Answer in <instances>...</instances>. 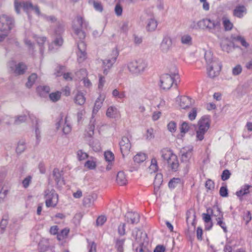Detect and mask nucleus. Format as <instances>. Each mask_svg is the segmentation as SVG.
<instances>
[{"mask_svg":"<svg viewBox=\"0 0 252 252\" xmlns=\"http://www.w3.org/2000/svg\"><path fill=\"white\" fill-rule=\"evenodd\" d=\"M88 26V23L80 16H77L72 26L75 38H78L80 40L78 43V51L77 52V61L79 63L83 62L87 58L86 46L83 41V40L86 36V34L82 29H86Z\"/></svg>","mask_w":252,"mask_h":252,"instance_id":"obj_1","label":"nucleus"},{"mask_svg":"<svg viewBox=\"0 0 252 252\" xmlns=\"http://www.w3.org/2000/svg\"><path fill=\"white\" fill-rule=\"evenodd\" d=\"M179 79L178 70L176 67H173L169 73L164 74L160 77V87L164 90L171 88L174 84L177 85V81Z\"/></svg>","mask_w":252,"mask_h":252,"instance_id":"obj_2","label":"nucleus"},{"mask_svg":"<svg viewBox=\"0 0 252 252\" xmlns=\"http://www.w3.org/2000/svg\"><path fill=\"white\" fill-rule=\"evenodd\" d=\"M126 66L129 72L135 76L141 75L147 68L148 63L143 59L131 60L127 63Z\"/></svg>","mask_w":252,"mask_h":252,"instance_id":"obj_3","label":"nucleus"},{"mask_svg":"<svg viewBox=\"0 0 252 252\" xmlns=\"http://www.w3.org/2000/svg\"><path fill=\"white\" fill-rule=\"evenodd\" d=\"M200 26L201 30H209L218 36L220 35V19L219 18L215 19L212 17L211 19L205 18L200 20Z\"/></svg>","mask_w":252,"mask_h":252,"instance_id":"obj_4","label":"nucleus"},{"mask_svg":"<svg viewBox=\"0 0 252 252\" xmlns=\"http://www.w3.org/2000/svg\"><path fill=\"white\" fill-rule=\"evenodd\" d=\"M198 128L196 129V141H202L204 138V135L208 130L210 121L209 117L207 116H203L198 122Z\"/></svg>","mask_w":252,"mask_h":252,"instance_id":"obj_5","label":"nucleus"},{"mask_svg":"<svg viewBox=\"0 0 252 252\" xmlns=\"http://www.w3.org/2000/svg\"><path fill=\"white\" fill-rule=\"evenodd\" d=\"M13 25V19L6 15L0 16V31L5 33L0 34V41H3L7 36V32L11 30Z\"/></svg>","mask_w":252,"mask_h":252,"instance_id":"obj_6","label":"nucleus"},{"mask_svg":"<svg viewBox=\"0 0 252 252\" xmlns=\"http://www.w3.org/2000/svg\"><path fill=\"white\" fill-rule=\"evenodd\" d=\"M119 54L118 50L115 48L112 51L111 54L108 57L102 61V67L103 69V74L107 75L110 69L116 62L117 57Z\"/></svg>","mask_w":252,"mask_h":252,"instance_id":"obj_7","label":"nucleus"},{"mask_svg":"<svg viewBox=\"0 0 252 252\" xmlns=\"http://www.w3.org/2000/svg\"><path fill=\"white\" fill-rule=\"evenodd\" d=\"M15 10L17 13H20V10L21 7H23V10L28 14L30 18L29 12L31 11H34L35 13L38 15H40V12L39 8L37 6H33L32 3L30 2H19L17 0H15L14 2Z\"/></svg>","mask_w":252,"mask_h":252,"instance_id":"obj_8","label":"nucleus"},{"mask_svg":"<svg viewBox=\"0 0 252 252\" xmlns=\"http://www.w3.org/2000/svg\"><path fill=\"white\" fill-rule=\"evenodd\" d=\"M44 197L47 207H55L56 206L59 201V198L58 194L54 189H46L44 191Z\"/></svg>","mask_w":252,"mask_h":252,"instance_id":"obj_9","label":"nucleus"},{"mask_svg":"<svg viewBox=\"0 0 252 252\" xmlns=\"http://www.w3.org/2000/svg\"><path fill=\"white\" fill-rule=\"evenodd\" d=\"M7 66L9 71L15 75L23 74L27 69V66L25 63H16L13 61L9 62Z\"/></svg>","mask_w":252,"mask_h":252,"instance_id":"obj_10","label":"nucleus"},{"mask_svg":"<svg viewBox=\"0 0 252 252\" xmlns=\"http://www.w3.org/2000/svg\"><path fill=\"white\" fill-rule=\"evenodd\" d=\"M56 126L57 129L62 128L63 133L65 135L68 134L71 132L72 129L71 126L68 122L66 117L64 119H63L62 117H61L59 121L57 122Z\"/></svg>","mask_w":252,"mask_h":252,"instance_id":"obj_11","label":"nucleus"},{"mask_svg":"<svg viewBox=\"0 0 252 252\" xmlns=\"http://www.w3.org/2000/svg\"><path fill=\"white\" fill-rule=\"evenodd\" d=\"M132 236L134 239L133 243V247L144 244L146 234L138 229H135L132 233Z\"/></svg>","mask_w":252,"mask_h":252,"instance_id":"obj_12","label":"nucleus"},{"mask_svg":"<svg viewBox=\"0 0 252 252\" xmlns=\"http://www.w3.org/2000/svg\"><path fill=\"white\" fill-rule=\"evenodd\" d=\"M193 146L190 145L181 149L180 153L182 162L187 163L189 161L193 155Z\"/></svg>","mask_w":252,"mask_h":252,"instance_id":"obj_13","label":"nucleus"},{"mask_svg":"<svg viewBox=\"0 0 252 252\" xmlns=\"http://www.w3.org/2000/svg\"><path fill=\"white\" fill-rule=\"evenodd\" d=\"M121 153L123 156L127 155L130 151L131 143L129 139L126 136L122 137L119 142Z\"/></svg>","mask_w":252,"mask_h":252,"instance_id":"obj_14","label":"nucleus"},{"mask_svg":"<svg viewBox=\"0 0 252 252\" xmlns=\"http://www.w3.org/2000/svg\"><path fill=\"white\" fill-rule=\"evenodd\" d=\"M97 194L94 192L87 193L85 194L83 199V205L86 207H91L96 200Z\"/></svg>","mask_w":252,"mask_h":252,"instance_id":"obj_15","label":"nucleus"},{"mask_svg":"<svg viewBox=\"0 0 252 252\" xmlns=\"http://www.w3.org/2000/svg\"><path fill=\"white\" fill-rule=\"evenodd\" d=\"M172 44V39L169 37H164L160 43V49L163 53H167L171 49Z\"/></svg>","mask_w":252,"mask_h":252,"instance_id":"obj_16","label":"nucleus"},{"mask_svg":"<svg viewBox=\"0 0 252 252\" xmlns=\"http://www.w3.org/2000/svg\"><path fill=\"white\" fill-rule=\"evenodd\" d=\"M125 217L127 223L134 224H137L139 221L140 216L136 212H127Z\"/></svg>","mask_w":252,"mask_h":252,"instance_id":"obj_17","label":"nucleus"},{"mask_svg":"<svg viewBox=\"0 0 252 252\" xmlns=\"http://www.w3.org/2000/svg\"><path fill=\"white\" fill-rule=\"evenodd\" d=\"M53 174L57 186L59 188L61 187L64 184V180H63L62 177L63 175L62 172L59 170V169L55 168L53 170Z\"/></svg>","mask_w":252,"mask_h":252,"instance_id":"obj_18","label":"nucleus"},{"mask_svg":"<svg viewBox=\"0 0 252 252\" xmlns=\"http://www.w3.org/2000/svg\"><path fill=\"white\" fill-rule=\"evenodd\" d=\"M105 98V95L104 94H100L97 98L95 101L94 107L93 110V116L96 114L98 110L101 108Z\"/></svg>","mask_w":252,"mask_h":252,"instance_id":"obj_19","label":"nucleus"},{"mask_svg":"<svg viewBox=\"0 0 252 252\" xmlns=\"http://www.w3.org/2000/svg\"><path fill=\"white\" fill-rule=\"evenodd\" d=\"M247 13V9L243 5H238L233 10V15L236 17L241 18L244 16V14Z\"/></svg>","mask_w":252,"mask_h":252,"instance_id":"obj_20","label":"nucleus"},{"mask_svg":"<svg viewBox=\"0 0 252 252\" xmlns=\"http://www.w3.org/2000/svg\"><path fill=\"white\" fill-rule=\"evenodd\" d=\"M106 116L111 118H116L120 117V113L118 108L115 106H109L106 111Z\"/></svg>","mask_w":252,"mask_h":252,"instance_id":"obj_21","label":"nucleus"},{"mask_svg":"<svg viewBox=\"0 0 252 252\" xmlns=\"http://www.w3.org/2000/svg\"><path fill=\"white\" fill-rule=\"evenodd\" d=\"M192 103L191 99L186 96H182L180 98L179 106L180 107L184 109L189 108L191 106Z\"/></svg>","mask_w":252,"mask_h":252,"instance_id":"obj_22","label":"nucleus"},{"mask_svg":"<svg viewBox=\"0 0 252 252\" xmlns=\"http://www.w3.org/2000/svg\"><path fill=\"white\" fill-rule=\"evenodd\" d=\"M163 182L162 175L159 173H157L155 177L154 182V191L155 194L157 193L160 185L162 184Z\"/></svg>","mask_w":252,"mask_h":252,"instance_id":"obj_23","label":"nucleus"},{"mask_svg":"<svg viewBox=\"0 0 252 252\" xmlns=\"http://www.w3.org/2000/svg\"><path fill=\"white\" fill-rule=\"evenodd\" d=\"M157 26L158 22L152 15L148 19L146 27L147 30L148 31H154L157 29Z\"/></svg>","mask_w":252,"mask_h":252,"instance_id":"obj_24","label":"nucleus"},{"mask_svg":"<svg viewBox=\"0 0 252 252\" xmlns=\"http://www.w3.org/2000/svg\"><path fill=\"white\" fill-rule=\"evenodd\" d=\"M74 102L78 105H82L86 101V98L83 93L78 91L74 97Z\"/></svg>","mask_w":252,"mask_h":252,"instance_id":"obj_25","label":"nucleus"},{"mask_svg":"<svg viewBox=\"0 0 252 252\" xmlns=\"http://www.w3.org/2000/svg\"><path fill=\"white\" fill-rule=\"evenodd\" d=\"M168 165L173 171H176L179 166V161L177 156L174 154L167 161Z\"/></svg>","mask_w":252,"mask_h":252,"instance_id":"obj_26","label":"nucleus"},{"mask_svg":"<svg viewBox=\"0 0 252 252\" xmlns=\"http://www.w3.org/2000/svg\"><path fill=\"white\" fill-rule=\"evenodd\" d=\"M116 181L121 186H123L126 184L127 179L125 173L123 171H119L117 173Z\"/></svg>","mask_w":252,"mask_h":252,"instance_id":"obj_27","label":"nucleus"},{"mask_svg":"<svg viewBox=\"0 0 252 252\" xmlns=\"http://www.w3.org/2000/svg\"><path fill=\"white\" fill-rule=\"evenodd\" d=\"M88 142L90 146L92 148L94 151L97 152L100 150V144L98 140L93 138Z\"/></svg>","mask_w":252,"mask_h":252,"instance_id":"obj_28","label":"nucleus"},{"mask_svg":"<svg viewBox=\"0 0 252 252\" xmlns=\"http://www.w3.org/2000/svg\"><path fill=\"white\" fill-rule=\"evenodd\" d=\"M113 97L123 101L126 98V94L125 91H119L118 89H114L112 93Z\"/></svg>","mask_w":252,"mask_h":252,"instance_id":"obj_29","label":"nucleus"},{"mask_svg":"<svg viewBox=\"0 0 252 252\" xmlns=\"http://www.w3.org/2000/svg\"><path fill=\"white\" fill-rule=\"evenodd\" d=\"M27 120V115L23 114L11 118V122L15 125H20Z\"/></svg>","mask_w":252,"mask_h":252,"instance_id":"obj_30","label":"nucleus"},{"mask_svg":"<svg viewBox=\"0 0 252 252\" xmlns=\"http://www.w3.org/2000/svg\"><path fill=\"white\" fill-rule=\"evenodd\" d=\"M94 124H92L91 125L89 126L86 130L85 138L87 141H88L89 140L93 138V136L94 134Z\"/></svg>","mask_w":252,"mask_h":252,"instance_id":"obj_31","label":"nucleus"},{"mask_svg":"<svg viewBox=\"0 0 252 252\" xmlns=\"http://www.w3.org/2000/svg\"><path fill=\"white\" fill-rule=\"evenodd\" d=\"M181 41L183 44L190 46L192 44V38L189 34H185L181 36Z\"/></svg>","mask_w":252,"mask_h":252,"instance_id":"obj_32","label":"nucleus"},{"mask_svg":"<svg viewBox=\"0 0 252 252\" xmlns=\"http://www.w3.org/2000/svg\"><path fill=\"white\" fill-rule=\"evenodd\" d=\"M161 154L162 158L167 161L174 155L172 151L168 149H162L161 151Z\"/></svg>","mask_w":252,"mask_h":252,"instance_id":"obj_33","label":"nucleus"},{"mask_svg":"<svg viewBox=\"0 0 252 252\" xmlns=\"http://www.w3.org/2000/svg\"><path fill=\"white\" fill-rule=\"evenodd\" d=\"M191 124L186 122H184L181 124L180 129L181 135L182 137H184L185 133L188 132L190 128Z\"/></svg>","mask_w":252,"mask_h":252,"instance_id":"obj_34","label":"nucleus"},{"mask_svg":"<svg viewBox=\"0 0 252 252\" xmlns=\"http://www.w3.org/2000/svg\"><path fill=\"white\" fill-rule=\"evenodd\" d=\"M158 170L157 160L153 158L151 161V164L148 168V172L150 173L156 172Z\"/></svg>","mask_w":252,"mask_h":252,"instance_id":"obj_35","label":"nucleus"},{"mask_svg":"<svg viewBox=\"0 0 252 252\" xmlns=\"http://www.w3.org/2000/svg\"><path fill=\"white\" fill-rule=\"evenodd\" d=\"M233 41L239 42L242 46L245 48H248L249 46V44L246 41L244 37L241 35L233 36L232 37Z\"/></svg>","mask_w":252,"mask_h":252,"instance_id":"obj_36","label":"nucleus"},{"mask_svg":"<svg viewBox=\"0 0 252 252\" xmlns=\"http://www.w3.org/2000/svg\"><path fill=\"white\" fill-rule=\"evenodd\" d=\"M146 155L143 153H139L137 154L133 158L135 162L140 163L144 161L146 159Z\"/></svg>","mask_w":252,"mask_h":252,"instance_id":"obj_37","label":"nucleus"},{"mask_svg":"<svg viewBox=\"0 0 252 252\" xmlns=\"http://www.w3.org/2000/svg\"><path fill=\"white\" fill-rule=\"evenodd\" d=\"M63 43V39L61 35H57V37L53 42L50 44L49 46V49L50 51H53L54 48L52 47L53 45H55L57 46H61Z\"/></svg>","mask_w":252,"mask_h":252,"instance_id":"obj_38","label":"nucleus"},{"mask_svg":"<svg viewBox=\"0 0 252 252\" xmlns=\"http://www.w3.org/2000/svg\"><path fill=\"white\" fill-rule=\"evenodd\" d=\"M125 239H119L116 241L115 248L118 252H124Z\"/></svg>","mask_w":252,"mask_h":252,"instance_id":"obj_39","label":"nucleus"},{"mask_svg":"<svg viewBox=\"0 0 252 252\" xmlns=\"http://www.w3.org/2000/svg\"><path fill=\"white\" fill-rule=\"evenodd\" d=\"M33 38H34L38 44L39 45L40 47V52L41 54L43 53V49L42 48V45L44 44V43L46 41V38L45 37H39L37 36L36 35L33 34Z\"/></svg>","mask_w":252,"mask_h":252,"instance_id":"obj_40","label":"nucleus"},{"mask_svg":"<svg viewBox=\"0 0 252 252\" xmlns=\"http://www.w3.org/2000/svg\"><path fill=\"white\" fill-rule=\"evenodd\" d=\"M222 23L226 31H230L233 27V24L226 17H223L222 18Z\"/></svg>","mask_w":252,"mask_h":252,"instance_id":"obj_41","label":"nucleus"},{"mask_svg":"<svg viewBox=\"0 0 252 252\" xmlns=\"http://www.w3.org/2000/svg\"><path fill=\"white\" fill-rule=\"evenodd\" d=\"M203 219L204 222L206 223V229L208 230L210 229L212 226V223L211 221V218L210 215L208 214H203Z\"/></svg>","mask_w":252,"mask_h":252,"instance_id":"obj_42","label":"nucleus"},{"mask_svg":"<svg viewBox=\"0 0 252 252\" xmlns=\"http://www.w3.org/2000/svg\"><path fill=\"white\" fill-rule=\"evenodd\" d=\"M91 158L92 159H89L85 162L84 166L89 169L93 170L96 167V161L94 158Z\"/></svg>","mask_w":252,"mask_h":252,"instance_id":"obj_43","label":"nucleus"},{"mask_svg":"<svg viewBox=\"0 0 252 252\" xmlns=\"http://www.w3.org/2000/svg\"><path fill=\"white\" fill-rule=\"evenodd\" d=\"M69 230L67 228H64L61 230L57 235V239L59 241H63L67 237Z\"/></svg>","mask_w":252,"mask_h":252,"instance_id":"obj_44","label":"nucleus"},{"mask_svg":"<svg viewBox=\"0 0 252 252\" xmlns=\"http://www.w3.org/2000/svg\"><path fill=\"white\" fill-rule=\"evenodd\" d=\"M37 75L35 73L32 74L28 78V82L26 83L27 87L30 88L34 83L37 79Z\"/></svg>","mask_w":252,"mask_h":252,"instance_id":"obj_45","label":"nucleus"},{"mask_svg":"<svg viewBox=\"0 0 252 252\" xmlns=\"http://www.w3.org/2000/svg\"><path fill=\"white\" fill-rule=\"evenodd\" d=\"M26 143L24 141H20L17 144V146L16 149V152L18 154H21L23 153L26 149Z\"/></svg>","mask_w":252,"mask_h":252,"instance_id":"obj_46","label":"nucleus"},{"mask_svg":"<svg viewBox=\"0 0 252 252\" xmlns=\"http://www.w3.org/2000/svg\"><path fill=\"white\" fill-rule=\"evenodd\" d=\"M208 76L211 78H214L219 75V71H215L213 66H209L207 68Z\"/></svg>","mask_w":252,"mask_h":252,"instance_id":"obj_47","label":"nucleus"},{"mask_svg":"<svg viewBox=\"0 0 252 252\" xmlns=\"http://www.w3.org/2000/svg\"><path fill=\"white\" fill-rule=\"evenodd\" d=\"M76 77L79 79L87 77L88 71L86 69H81L75 73Z\"/></svg>","mask_w":252,"mask_h":252,"instance_id":"obj_48","label":"nucleus"},{"mask_svg":"<svg viewBox=\"0 0 252 252\" xmlns=\"http://www.w3.org/2000/svg\"><path fill=\"white\" fill-rule=\"evenodd\" d=\"M181 184V180L179 178H173L168 183V186L171 189H173Z\"/></svg>","mask_w":252,"mask_h":252,"instance_id":"obj_49","label":"nucleus"},{"mask_svg":"<svg viewBox=\"0 0 252 252\" xmlns=\"http://www.w3.org/2000/svg\"><path fill=\"white\" fill-rule=\"evenodd\" d=\"M134 252H151V251L144 244L133 247Z\"/></svg>","mask_w":252,"mask_h":252,"instance_id":"obj_50","label":"nucleus"},{"mask_svg":"<svg viewBox=\"0 0 252 252\" xmlns=\"http://www.w3.org/2000/svg\"><path fill=\"white\" fill-rule=\"evenodd\" d=\"M61 96V93L57 91L54 93H52L49 94V97L51 100L53 102H56L59 100Z\"/></svg>","mask_w":252,"mask_h":252,"instance_id":"obj_51","label":"nucleus"},{"mask_svg":"<svg viewBox=\"0 0 252 252\" xmlns=\"http://www.w3.org/2000/svg\"><path fill=\"white\" fill-rule=\"evenodd\" d=\"M77 157L79 160H83L88 158L87 153L84 152L82 150H79L77 152Z\"/></svg>","mask_w":252,"mask_h":252,"instance_id":"obj_52","label":"nucleus"},{"mask_svg":"<svg viewBox=\"0 0 252 252\" xmlns=\"http://www.w3.org/2000/svg\"><path fill=\"white\" fill-rule=\"evenodd\" d=\"M8 192H9L8 189H4L3 188L1 189L0 190V204L4 202Z\"/></svg>","mask_w":252,"mask_h":252,"instance_id":"obj_53","label":"nucleus"},{"mask_svg":"<svg viewBox=\"0 0 252 252\" xmlns=\"http://www.w3.org/2000/svg\"><path fill=\"white\" fill-rule=\"evenodd\" d=\"M200 26V20L198 21H192L189 25V29L191 30H201V28Z\"/></svg>","mask_w":252,"mask_h":252,"instance_id":"obj_54","label":"nucleus"},{"mask_svg":"<svg viewBox=\"0 0 252 252\" xmlns=\"http://www.w3.org/2000/svg\"><path fill=\"white\" fill-rule=\"evenodd\" d=\"M104 155L106 161L109 162H112L114 159V155L111 151L105 152Z\"/></svg>","mask_w":252,"mask_h":252,"instance_id":"obj_55","label":"nucleus"},{"mask_svg":"<svg viewBox=\"0 0 252 252\" xmlns=\"http://www.w3.org/2000/svg\"><path fill=\"white\" fill-rule=\"evenodd\" d=\"M154 129L152 128H148L145 133L146 139L150 140L154 138Z\"/></svg>","mask_w":252,"mask_h":252,"instance_id":"obj_56","label":"nucleus"},{"mask_svg":"<svg viewBox=\"0 0 252 252\" xmlns=\"http://www.w3.org/2000/svg\"><path fill=\"white\" fill-rule=\"evenodd\" d=\"M197 110L196 108H193L188 114V118L190 121L195 119L197 116Z\"/></svg>","mask_w":252,"mask_h":252,"instance_id":"obj_57","label":"nucleus"},{"mask_svg":"<svg viewBox=\"0 0 252 252\" xmlns=\"http://www.w3.org/2000/svg\"><path fill=\"white\" fill-rule=\"evenodd\" d=\"M167 128L171 132H175L177 129L176 123L174 121L170 122L167 125Z\"/></svg>","mask_w":252,"mask_h":252,"instance_id":"obj_58","label":"nucleus"},{"mask_svg":"<svg viewBox=\"0 0 252 252\" xmlns=\"http://www.w3.org/2000/svg\"><path fill=\"white\" fill-rule=\"evenodd\" d=\"M129 27V23L128 21H124L121 23V30L124 32H127L128 31Z\"/></svg>","mask_w":252,"mask_h":252,"instance_id":"obj_59","label":"nucleus"},{"mask_svg":"<svg viewBox=\"0 0 252 252\" xmlns=\"http://www.w3.org/2000/svg\"><path fill=\"white\" fill-rule=\"evenodd\" d=\"M231 174L229 170H224L221 173V180L226 181L228 180L230 178Z\"/></svg>","mask_w":252,"mask_h":252,"instance_id":"obj_60","label":"nucleus"},{"mask_svg":"<svg viewBox=\"0 0 252 252\" xmlns=\"http://www.w3.org/2000/svg\"><path fill=\"white\" fill-rule=\"evenodd\" d=\"M242 71V68L241 65L237 64L232 69V74L234 75H238L240 74Z\"/></svg>","mask_w":252,"mask_h":252,"instance_id":"obj_61","label":"nucleus"},{"mask_svg":"<svg viewBox=\"0 0 252 252\" xmlns=\"http://www.w3.org/2000/svg\"><path fill=\"white\" fill-rule=\"evenodd\" d=\"M106 221V217L104 216L98 217L96 220V225L97 226L102 225Z\"/></svg>","mask_w":252,"mask_h":252,"instance_id":"obj_62","label":"nucleus"},{"mask_svg":"<svg viewBox=\"0 0 252 252\" xmlns=\"http://www.w3.org/2000/svg\"><path fill=\"white\" fill-rule=\"evenodd\" d=\"M93 6L96 10L99 11V12L102 11L103 6L100 2L97 1H93Z\"/></svg>","mask_w":252,"mask_h":252,"instance_id":"obj_63","label":"nucleus"},{"mask_svg":"<svg viewBox=\"0 0 252 252\" xmlns=\"http://www.w3.org/2000/svg\"><path fill=\"white\" fill-rule=\"evenodd\" d=\"M115 14L118 16H121L123 13V7L119 3H117L115 7Z\"/></svg>","mask_w":252,"mask_h":252,"instance_id":"obj_64","label":"nucleus"}]
</instances>
